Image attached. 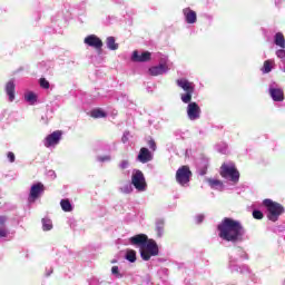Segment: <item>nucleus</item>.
<instances>
[{
	"label": "nucleus",
	"mask_w": 285,
	"mask_h": 285,
	"mask_svg": "<svg viewBox=\"0 0 285 285\" xmlns=\"http://www.w3.org/2000/svg\"><path fill=\"white\" fill-rule=\"evenodd\" d=\"M177 87L181 88L186 94H181L180 99L183 104H188L187 106V117L190 121H197L202 117V107L197 102L193 101V94L195 92V85L186 78H180L176 80Z\"/></svg>",
	"instance_id": "f257e3e1"
},
{
	"label": "nucleus",
	"mask_w": 285,
	"mask_h": 285,
	"mask_svg": "<svg viewBox=\"0 0 285 285\" xmlns=\"http://www.w3.org/2000/svg\"><path fill=\"white\" fill-rule=\"evenodd\" d=\"M218 236L225 242H239L246 230L239 220L225 217L222 223L217 226Z\"/></svg>",
	"instance_id": "f03ea898"
},
{
	"label": "nucleus",
	"mask_w": 285,
	"mask_h": 285,
	"mask_svg": "<svg viewBox=\"0 0 285 285\" xmlns=\"http://www.w3.org/2000/svg\"><path fill=\"white\" fill-rule=\"evenodd\" d=\"M132 246H140V257L144 262H149L150 257L159 255V246L153 238H148L146 234H137L129 238Z\"/></svg>",
	"instance_id": "7ed1b4c3"
},
{
	"label": "nucleus",
	"mask_w": 285,
	"mask_h": 285,
	"mask_svg": "<svg viewBox=\"0 0 285 285\" xmlns=\"http://www.w3.org/2000/svg\"><path fill=\"white\" fill-rule=\"evenodd\" d=\"M263 206H265L267 209V219H269V222H277L279 216L284 215L285 213L284 206H282V204L273 202V199L269 198L263 200Z\"/></svg>",
	"instance_id": "20e7f679"
},
{
	"label": "nucleus",
	"mask_w": 285,
	"mask_h": 285,
	"mask_svg": "<svg viewBox=\"0 0 285 285\" xmlns=\"http://www.w3.org/2000/svg\"><path fill=\"white\" fill-rule=\"evenodd\" d=\"M220 177H223L224 179H227V177H229L230 181L237 184V181H239V171L237 170V167H235L234 164L228 165L224 163L220 166Z\"/></svg>",
	"instance_id": "39448f33"
},
{
	"label": "nucleus",
	"mask_w": 285,
	"mask_h": 285,
	"mask_svg": "<svg viewBox=\"0 0 285 285\" xmlns=\"http://www.w3.org/2000/svg\"><path fill=\"white\" fill-rule=\"evenodd\" d=\"M190 177H193V171L187 165H183L176 171V181L180 186H186L187 184H190Z\"/></svg>",
	"instance_id": "423d86ee"
},
{
	"label": "nucleus",
	"mask_w": 285,
	"mask_h": 285,
	"mask_svg": "<svg viewBox=\"0 0 285 285\" xmlns=\"http://www.w3.org/2000/svg\"><path fill=\"white\" fill-rule=\"evenodd\" d=\"M131 184L136 188V190H139L140 193H144V190H146V177H144V173L141 170H136V173L132 174Z\"/></svg>",
	"instance_id": "0eeeda50"
},
{
	"label": "nucleus",
	"mask_w": 285,
	"mask_h": 285,
	"mask_svg": "<svg viewBox=\"0 0 285 285\" xmlns=\"http://www.w3.org/2000/svg\"><path fill=\"white\" fill-rule=\"evenodd\" d=\"M43 193H46V186L42 183L33 184L29 193V202H37Z\"/></svg>",
	"instance_id": "6e6552de"
},
{
	"label": "nucleus",
	"mask_w": 285,
	"mask_h": 285,
	"mask_svg": "<svg viewBox=\"0 0 285 285\" xmlns=\"http://www.w3.org/2000/svg\"><path fill=\"white\" fill-rule=\"evenodd\" d=\"M62 136H63V132L61 130H56L52 134L48 135L45 139L46 148L57 146L59 141H61Z\"/></svg>",
	"instance_id": "1a4fd4ad"
},
{
	"label": "nucleus",
	"mask_w": 285,
	"mask_h": 285,
	"mask_svg": "<svg viewBox=\"0 0 285 285\" xmlns=\"http://www.w3.org/2000/svg\"><path fill=\"white\" fill-rule=\"evenodd\" d=\"M83 43L90 48H95V50H101V48H104V41L100 40V38L96 35L87 36L83 40Z\"/></svg>",
	"instance_id": "9d476101"
},
{
	"label": "nucleus",
	"mask_w": 285,
	"mask_h": 285,
	"mask_svg": "<svg viewBox=\"0 0 285 285\" xmlns=\"http://www.w3.org/2000/svg\"><path fill=\"white\" fill-rule=\"evenodd\" d=\"M153 57V53L149 51H145L141 55H139V51L135 50L131 56V60L136 61L137 63H144L146 61H150Z\"/></svg>",
	"instance_id": "9b49d317"
},
{
	"label": "nucleus",
	"mask_w": 285,
	"mask_h": 285,
	"mask_svg": "<svg viewBox=\"0 0 285 285\" xmlns=\"http://www.w3.org/2000/svg\"><path fill=\"white\" fill-rule=\"evenodd\" d=\"M137 159L140 164H148V161H153V153L148 148L141 147Z\"/></svg>",
	"instance_id": "f8f14e48"
},
{
	"label": "nucleus",
	"mask_w": 285,
	"mask_h": 285,
	"mask_svg": "<svg viewBox=\"0 0 285 285\" xmlns=\"http://www.w3.org/2000/svg\"><path fill=\"white\" fill-rule=\"evenodd\" d=\"M183 13L185 16L186 23H189V24L197 23V12H195L190 8H185L183 10Z\"/></svg>",
	"instance_id": "ddd939ff"
},
{
	"label": "nucleus",
	"mask_w": 285,
	"mask_h": 285,
	"mask_svg": "<svg viewBox=\"0 0 285 285\" xmlns=\"http://www.w3.org/2000/svg\"><path fill=\"white\" fill-rule=\"evenodd\" d=\"M164 72H168V66L164 63L149 68V75H151V77H159V75H164Z\"/></svg>",
	"instance_id": "4468645a"
},
{
	"label": "nucleus",
	"mask_w": 285,
	"mask_h": 285,
	"mask_svg": "<svg viewBox=\"0 0 285 285\" xmlns=\"http://www.w3.org/2000/svg\"><path fill=\"white\" fill-rule=\"evenodd\" d=\"M269 95L273 101H284V90L279 88H269Z\"/></svg>",
	"instance_id": "2eb2a0df"
},
{
	"label": "nucleus",
	"mask_w": 285,
	"mask_h": 285,
	"mask_svg": "<svg viewBox=\"0 0 285 285\" xmlns=\"http://www.w3.org/2000/svg\"><path fill=\"white\" fill-rule=\"evenodd\" d=\"M14 88H16L14 80H9L6 83V92L9 97V101H14Z\"/></svg>",
	"instance_id": "dca6fc26"
},
{
	"label": "nucleus",
	"mask_w": 285,
	"mask_h": 285,
	"mask_svg": "<svg viewBox=\"0 0 285 285\" xmlns=\"http://www.w3.org/2000/svg\"><path fill=\"white\" fill-rule=\"evenodd\" d=\"M90 117H92V119H106V117H108V114H106V111L101 109H94L90 112Z\"/></svg>",
	"instance_id": "f3484780"
},
{
	"label": "nucleus",
	"mask_w": 285,
	"mask_h": 285,
	"mask_svg": "<svg viewBox=\"0 0 285 285\" xmlns=\"http://www.w3.org/2000/svg\"><path fill=\"white\" fill-rule=\"evenodd\" d=\"M106 43L109 50H119V43L116 42L115 37H108Z\"/></svg>",
	"instance_id": "a211bd4d"
},
{
	"label": "nucleus",
	"mask_w": 285,
	"mask_h": 285,
	"mask_svg": "<svg viewBox=\"0 0 285 285\" xmlns=\"http://www.w3.org/2000/svg\"><path fill=\"white\" fill-rule=\"evenodd\" d=\"M125 257H126L127 262L135 264V262H137V252L135 249H127Z\"/></svg>",
	"instance_id": "6ab92c4d"
},
{
	"label": "nucleus",
	"mask_w": 285,
	"mask_h": 285,
	"mask_svg": "<svg viewBox=\"0 0 285 285\" xmlns=\"http://www.w3.org/2000/svg\"><path fill=\"white\" fill-rule=\"evenodd\" d=\"M275 45L278 46L279 48H285V39H284V33L277 32L275 35Z\"/></svg>",
	"instance_id": "aec40b11"
},
{
	"label": "nucleus",
	"mask_w": 285,
	"mask_h": 285,
	"mask_svg": "<svg viewBox=\"0 0 285 285\" xmlns=\"http://www.w3.org/2000/svg\"><path fill=\"white\" fill-rule=\"evenodd\" d=\"M60 206L65 213H72V204H70L69 199L60 200Z\"/></svg>",
	"instance_id": "412c9836"
},
{
	"label": "nucleus",
	"mask_w": 285,
	"mask_h": 285,
	"mask_svg": "<svg viewBox=\"0 0 285 285\" xmlns=\"http://www.w3.org/2000/svg\"><path fill=\"white\" fill-rule=\"evenodd\" d=\"M272 70H273V66H272L271 60H265V61H264V65H263L262 72H263L264 75H268V72H271Z\"/></svg>",
	"instance_id": "4be33fe9"
},
{
	"label": "nucleus",
	"mask_w": 285,
	"mask_h": 285,
	"mask_svg": "<svg viewBox=\"0 0 285 285\" xmlns=\"http://www.w3.org/2000/svg\"><path fill=\"white\" fill-rule=\"evenodd\" d=\"M207 183L209 184L210 188H217V186H224V183L219 179H213V178H207Z\"/></svg>",
	"instance_id": "5701e85b"
},
{
	"label": "nucleus",
	"mask_w": 285,
	"mask_h": 285,
	"mask_svg": "<svg viewBox=\"0 0 285 285\" xmlns=\"http://www.w3.org/2000/svg\"><path fill=\"white\" fill-rule=\"evenodd\" d=\"M42 230H52V220L50 218H42Z\"/></svg>",
	"instance_id": "b1692460"
},
{
	"label": "nucleus",
	"mask_w": 285,
	"mask_h": 285,
	"mask_svg": "<svg viewBox=\"0 0 285 285\" xmlns=\"http://www.w3.org/2000/svg\"><path fill=\"white\" fill-rule=\"evenodd\" d=\"M24 99L29 104H35V101H37V95H35L32 91H29L28 94H24Z\"/></svg>",
	"instance_id": "393cba45"
},
{
	"label": "nucleus",
	"mask_w": 285,
	"mask_h": 285,
	"mask_svg": "<svg viewBox=\"0 0 285 285\" xmlns=\"http://www.w3.org/2000/svg\"><path fill=\"white\" fill-rule=\"evenodd\" d=\"M156 233H157L158 237H161V235H164V223H163V220H158L156 223Z\"/></svg>",
	"instance_id": "a878e982"
},
{
	"label": "nucleus",
	"mask_w": 285,
	"mask_h": 285,
	"mask_svg": "<svg viewBox=\"0 0 285 285\" xmlns=\"http://www.w3.org/2000/svg\"><path fill=\"white\" fill-rule=\"evenodd\" d=\"M39 83L40 88H43L45 90H48L50 88V82L46 80V78H40Z\"/></svg>",
	"instance_id": "bb28decb"
},
{
	"label": "nucleus",
	"mask_w": 285,
	"mask_h": 285,
	"mask_svg": "<svg viewBox=\"0 0 285 285\" xmlns=\"http://www.w3.org/2000/svg\"><path fill=\"white\" fill-rule=\"evenodd\" d=\"M253 217L254 219H264V213H262V210L255 209L253 212Z\"/></svg>",
	"instance_id": "cd10ccee"
},
{
	"label": "nucleus",
	"mask_w": 285,
	"mask_h": 285,
	"mask_svg": "<svg viewBox=\"0 0 285 285\" xmlns=\"http://www.w3.org/2000/svg\"><path fill=\"white\" fill-rule=\"evenodd\" d=\"M111 273H112V275H116V277H118V278L124 277V275H121V274L119 273V266H112V267H111Z\"/></svg>",
	"instance_id": "c85d7f7f"
},
{
	"label": "nucleus",
	"mask_w": 285,
	"mask_h": 285,
	"mask_svg": "<svg viewBox=\"0 0 285 285\" xmlns=\"http://www.w3.org/2000/svg\"><path fill=\"white\" fill-rule=\"evenodd\" d=\"M120 170H126L128 166H130V163L128 160H122L119 165Z\"/></svg>",
	"instance_id": "c756f323"
},
{
	"label": "nucleus",
	"mask_w": 285,
	"mask_h": 285,
	"mask_svg": "<svg viewBox=\"0 0 285 285\" xmlns=\"http://www.w3.org/2000/svg\"><path fill=\"white\" fill-rule=\"evenodd\" d=\"M148 147L150 148V150H153L155 153V150H157V142H155V140L150 139L148 141Z\"/></svg>",
	"instance_id": "7c9ffc66"
},
{
	"label": "nucleus",
	"mask_w": 285,
	"mask_h": 285,
	"mask_svg": "<svg viewBox=\"0 0 285 285\" xmlns=\"http://www.w3.org/2000/svg\"><path fill=\"white\" fill-rule=\"evenodd\" d=\"M7 222H8V216H0V228H4Z\"/></svg>",
	"instance_id": "2f4dec72"
},
{
	"label": "nucleus",
	"mask_w": 285,
	"mask_h": 285,
	"mask_svg": "<svg viewBox=\"0 0 285 285\" xmlns=\"http://www.w3.org/2000/svg\"><path fill=\"white\" fill-rule=\"evenodd\" d=\"M7 157H8L9 161H10V164H14V160H16L14 153L9 151V153L7 154Z\"/></svg>",
	"instance_id": "473e14b6"
},
{
	"label": "nucleus",
	"mask_w": 285,
	"mask_h": 285,
	"mask_svg": "<svg viewBox=\"0 0 285 285\" xmlns=\"http://www.w3.org/2000/svg\"><path fill=\"white\" fill-rule=\"evenodd\" d=\"M276 56L278 57V59H285V50L283 49L277 50Z\"/></svg>",
	"instance_id": "72a5a7b5"
},
{
	"label": "nucleus",
	"mask_w": 285,
	"mask_h": 285,
	"mask_svg": "<svg viewBox=\"0 0 285 285\" xmlns=\"http://www.w3.org/2000/svg\"><path fill=\"white\" fill-rule=\"evenodd\" d=\"M0 237H8V229L6 227H0Z\"/></svg>",
	"instance_id": "f704fd0d"
},
{
	"label": "nucleus",
	"mask_w": 285,
	"mask_h": 285,
	"mask_svg": "<svg viewBox=\"0 0 285 285\" xmlns=\"http://www.w3.org/2000/svg\"><path fill=\"white\" fill-rule=\"evenodd\" d=\"M98 161H110V156H99Z\"/></svg>",
	"instance_id": "c9c22d12"
},
{
	"label": "nucleus",
	"mask_w": 285,
	"mask_h": 285,
	"mask_svg": "<svg viewBox=\"0 0 285 285\" xmlns=\"http://www.w3.org/2000/svg\"><path fill=\"white\" fill-rule=\"evenodd\" d=\"M196 222H197V224H202V222H204V215H198L196 217Z\"/></svg>",
	"instance_id": "e433bc0d"
},
{
	"label": "nucleus",
	"mask_w": 285,
	"mask_h": 285,
	"mask_svg": "<svg viewBox=\"0 0 285 285\" xmlns=\"http://www.w3.org/2000/svg\"><path fill=\"white\" fill-rule=\"evenodd\" d=\"M206 170H207L206 168H205V169H202L200 173H199V175H202V176L206 175Z\"/></svg>",
	"instance_id": "4c0bfd02"
},
{
	"label": "nucleus",
	"mask_w": 285,
	"mask_h": 285,
	"mask_svg": "<svg viewBox=\"0 0 285 285\" xmlns=\"http://www.w3.org/2000/svg\"><path fill=\"white\" fill-rule=\"evenodd\" d=\"M111 264H117V261L116 259L111 261Z\"/></svg>",
	"instance_id": "58836bf2"
}]
</instances>
